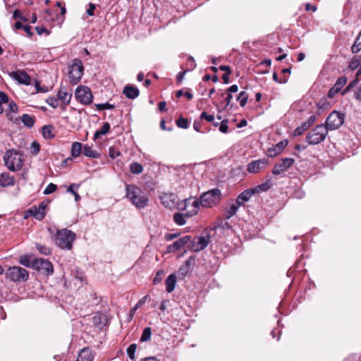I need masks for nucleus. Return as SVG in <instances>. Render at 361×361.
<instances>
[{"label":"nucleus","mask_w":361,"mask_h":361,"mask_svg":"<svg viewBox=\"0 0 361 361\" xmlns=\"http://www.w3.org/2000/svg\"><path fill=\"white\" fill-rule=\"evenodd\" d=\"M126 197L137 208L145 207L148 204V198L140 188L135 185H126Z\"/></svg>","instance_id":"1"},{"label":"nucleus","mask_w":361,"mask_h":361,"mask_svg":"<svg viewBox=\"0 0 361 361\" xmlns=\"http://www.w3.org/2000/svg\"><path fill=\"white\" fill-rule=\"evenodd\" d=\"M4 161L8 170L11 171H17L23 166V154L18 151L8 149L4 155Z\"/></svg>","instance_id":"2"},{"label":"nucleus","mask_w":361,"mask_h":361,"mask_svg":"<svg viewBox=\"0 0 361 361\" xmlns=\"http://www.w3.org/2000/svg\"><path fill=\"white\" fill-rule=\"evenodd\" d=\"M75 236L74 232L66 228L58 231L56 235V243L62 249L71 250Z\"/></svg>","instance_id":"3"},{"label":"nucleus","mask_w":361,"mask_h":361,"mask_svg":"<svg viewBox=\"0 0 361 361\" xmlns=\"http://www.w3.org/2000/svg\"><path fill=\"white\" fill-rule=\"evenodd\" d=\"M221 192L218 188H214L203 192L200 197V202L204 207H212L220 202Z\"/></svg>","instance_id":"4"},{"label":"nucleus","mask_w":361,"mask_h":361,"mask_svg":"<svg viewBox=\"0 0 361 361\" xmlns=\"http://www.w3.org/2000/svg\"><path fill=\"white\" fill-rule=\"evenodd\" d=\"M328 134V129L324 124L317 125L306 136V141L310 145H317L323 142Z\"/></svg>","instance_id":"5"},{"label":"nucleus","mask_w":361,"mask_h":361,"mask_svg":"<svg viewBox=\"0 0 361 361\" xmlns=\"http://www.w3.org/2000/svg\"><path fill=\"white\" fill-rule=\"evenodd\" d=\"M5 276L13 282H25L29 279V273L25 268L13 266L6 269Z\"/></svg>","instance_id":"6"},{"label":"nucleus","mask_w":361,"mask_h":361,"mask_svg":"<svg viewBox=\"0 0 361 361\" xmlns=\"http://www.w3.org/2000/svg\"><path fill=\"white\" fill-rule=\"evenodd\" d=\"M68 75L73 84H77L83 75L84 67L81 60L75 59L73 64L68 67Z\"/></svg>","instance_id":"7"},{"label":"nucleus","mask_w":361,"mask_h":361,"mask_svg":"<svg viewBox=\"0 0 361 361\" xmlns=\"http://www.w3.org/2000/svg\"><path fill=\"white\" fill-rule=\"evenodd\" d=\"M344 119L343 114L334 111L327 117L324 125L325 128L328 129V131L336 130L343 125Z\"/></svg>","instance_id":"8"},{"label":"nucleus","mask_w":361,"mask_h":361,"mask_svg":"<svg viewBox=\"0 0 361 361\" xmlns=\"http://www.w3.org/2000/svg\"><path fill=\"white\" fill-rule=\"evenodd\" d=\"M75 97L80 103L84 105L90 104L93 100L91 90L88 87L83 85H80L76 88Z\"/></svg>","instance_id":"9"},{"label":"nucleus","mask_w":361,"mask_h":361,"mask_svg":"<svg viewBox=\"0 0 361 361\" xmlns=\"http://www.w3.org/2000/svg\"><path fill=\"white\" fill-rule=\"evenodd\" d=\"M33 269L46 276L51 275L54 273V267L52 263L48 259L43 258L34 259Z\"/></svg>","instance_id":"10"},{"label":"nucleus","mask_w":361,"mask_h":361,"mask_svg":"<svg viewBox=\"0 0 361 361\" xmlns=\"http://www.w3.org/2000/svg\"><path fill=\"white\" fill-rule=\"evenodd\" d=\"M200 202L196 197H190L184 201L183 210L185 211V216L191 217L197 214L200 209Z\"/></svg>","instance_id":"11"},{"label":"nucleus","mask_w":361,"mask_h":361,"mask_svg":"<svg viewBox=\"0 0 361 361\" xmlns=\"http://www.w3.org/2000/svg\"><path fill=\"white\" fill-rule=\"evenodd\" d=\"M210 243V235L205 233L197 237L192 242L191 249L194 252H200L204 250Z\"/></svg>","instance_id":"12"},{"label":"nucleus","mask_w":361,"mask_h":361,"mask_svg":"<svg viewBox=\"0 0 361 361\" xmlns=\"http://www.w3.org/2000/svg\"><path fill=\"white\" fill-rule=\"evenodd\" d=\"M269 164V161L266 158L255 160L247 165V171L250 173H257L265 169Z\"/></svg>","instance_id":"13"},{"label":"nucleus","mask_w":361,"mask_h":361,"mask_svg":"<svg viewBox=\"0 0 361 361\" xmlns=\"http://www.w3.org/2000/svg\"><path fill=\"white\" fill-rule=\"evenodd\" d=\"M295 162L293 158H283L281 161L276 164L273 168L272 173L274 175H280L283 171L289 169Z\"/></svg>","instance_id":"14"},{"label":"nucleus","mask_w":361,"mask_h":361,"mask_svg":"<svg viewBox=\"0 0 361 361\" xmlns=\"http://www.w3.org/2000/svg\"><path fill=\"white\" fill-rule=\"evenodd\" d=\"M9 76L18 83L29 85L31 84L30 76L24 71L18 70L8 73Z\"/></svg>","instance_id":"15"},{"label":"nucleus","mask_w":361,"mask_h":361,"mask_svg":"<svg viewBox=\"0 0 361 361\" xmlns=\"http://www.w3.org/2000/svg\"><path fill=\"white\" fill-rule=\"evenodd\" d=\"M47 204L41 202L38 207H32L27 212L37 220H42L47 214Z\"/></svg>","instance_id":"16"},{"label":"nucleus","mask_w":361,"mask_h":361,"mask_svg":"<svg viewBox=\"0 0 361 361\" xmlns=\"http://www.w3.org/2000/svg\"><path fill=\"white\" fill-rule=\"evenodd\" d=\"M191 240L190 235H185L182 238H178L173 244L168 245L167 250L169 252H173L180 250Z\"/></svg>","instance_id":"17"},{"label":"nucleus","mask_w":361,"mask_h":361,"mask_svg":"<svg viewBox=\"0 0 361 361\" xmlns=\"http://www.w3.org/2000/svg\"><path fill=\"white\" fill-rule=\"evenodd\" d=\"M177 196L174 193H164L160 196V200L162 205L166 208L171 209L176 204Z\"/></svg>","instance_id":"18"},{"label":"nucleus","mask_w":361,"mask_h":361,"mask_svg":"<svg viewBox=\"0 0 361 361\" xmlns=\"http://www.w3.org/2000/svg\"><path fill=\"white\" fill-rule=\"evenodd\" d=\"M15 185V178L8 172L0 174V186L3 188L13 186Z\"/></svg>","instance_id":"19"},{"label":"nucleus","mask_w":361,"mask_h":361,"mask_svg":"<svg viewBox=\"0 0 361 361\" xmlns=\"http://www.w3.org/2000/svg\"><path fill=\"white\" fill-rule=\"evenodd\" d=\"M255 193V189L245 190L238 196L236 199L237 203L240 205L243 204V203L247 202Z\"/></svg>","instance_id":"20"},{"label":"nucleus","mask_w":361,"mask_h":361,"mask_svg":"<svg viewBox=\"0 0 361 361\" xmlns=\"http://www.w3.org/2000/svg\"><path fill=\"white\" fill-rule=\"evenodd\" d=\"M94 356L89 348H83L79 353L76 361H93Z\"/></svg>","instance_id":"21"},{"label":"nucleus","mask_w":361,"mask_h":361,"mask_svg":"<svg viewBox=\"0 0 361 361\" xmlns=\"http://www.w3.org/2000/svg\"><path fill=\"white\" fill-rule=\"evenodd\" d=\"M140 93L139 90L133 86L126 85L123 89V94L126 97L134 99L138 97Z\"/></svg>","instance_id":"22"},{"label":"nucleus","mask_w":361,"mask_h":361,"mask_svg":"<svg viewBox=\"0 0 361 361\" xmlns=\"http://www.w3.org/2000/svg\"><path fill=\"white\" fill-rule=\"evenodd\" d=\"M72 97L71 93H69L63 88H61L57 94L58 100H60L64 105L69 104L71 99Z\"/></svg>","instance_id":"23"},{"label":"nucleus","mask_w":361,"mask_h":361,"mask_svg":"<svg viewBox=\"0 0 361 361\" xmlns=\"http://www.w3.org/2000/svg\"><path fill=\"white\" fill-rule=\"evenodd\" d=\"M92 322L96 327L102 329L105 325L106 317L102 314L97 313L92 318Z\"/></svg>","instance_id":"24"},{"label":"nucleus","mask_w":361,"mask_h":361,"mask_svg":"<svg viewBox=\"0 0 361 361\" xmlns=\"http://www.w3.org/2000/svg\"><path fill=\"white\" fill-rule=\"evenodd\" d=\"M82 152L85 156L90 158L97 159L100 156L99 153L97 150L93 149L92 147L88 145L83 146Z\"/></svg>","instance_id":"25"},{"label":"nucleus","mask_w":361,"mask_h":361,"mask_svg":"<svg viewBox=\"0 0 361 361\" xmlns=\"http://www.w3.org/2000/svg\"><path fill=\"white\" fill-rule=\"evenodd\" d=\"M166 289L168 293H171L176 286V276L175 274L169 275L166 280Z\"/></svg>","instance_id":"26"},{"label":"nucleus","mask_w":361,"mask_h":361,"mask_svg":"<svg viewBox=\"0 0 361 361\" xmlns=\"http://www.w3.org/2000/svg\"><path fill=\"white\" fill-rule=\"evenodd\" d=\"M42 133L45 139H51L55 135L54 133V127L51 125H47L42 127Z\"/></svg>","instance_id":"27"},{"label":"nucleus","mask_w":361,"mask_h":361,"mask_svg":"<svg viewBox=\"0 0 361 361\" xmlns=\"http://www.w3.org/2000/svg\"><path fill=\"white\" fill-rule=\"evenodd\" d=\"M83 149L82 143L79 142H75L73 143L71 147V155L73 157L76 158L80 156Z\"/></svg>","instance_id":"28"},{"label":"nucleus","mask_w":361,"mask_h":361,"mask_svg":"<svg viewBox=\"0 0 361 361\" xmlns=\"http://www.w3.org/2000/svg\"><path fill=\"white\" fill-rule=\"evenodd\" d=\"M19 262L26 267L34 268V259H31V256L30 255L20 256Z\"/></svg>","instance_id":"29"},{"label":"nucleus","mask_w":361,"mask_h":361,"mask_svg":"<svg viewBox=\"0 0 361 361\" xmlns=\"http://www.w3.org/2000/svg\"><path fill=\"white\" fill-rule=\"evenodd\" d=\"M240 206V205L238 203H237L236 201H235V203L232 204L229 207L228 210L226 211V213L225 214V218L226 219H229L230 218L236 214V212H238V208H239Z\"/></svg>","instance_id":"30"},{"label":"nucleus","mask_w":361,"mask_h":361,"mask_svg":"<svg viewBox=\"0 0 361 361\" xmlns=\"http://www.w3.org/2000/svg\"><path fill=\"white\" fill-rule=\"evenodd\" d=\"M361 67V55L355 56L349 63V68L352 71H355Z\"/></svg>","instance_id":"31"},{"label":"nucleus","mask_w":361,"mask_h":361,"mask_svg":"<svg viewBox=\"0 0 361 361\" xmlns=\"http://www.w3.org/2000/svg\"><path fill=\"white\" fill-rule=\"evenodd\" d=\"M14 28L16 30H20V29H23L27 34L29 37H32L33 36V32L31 31V27L28 25H23V23L20 21H17L15 24H14Z\"/></svg>","instance_id":"32"},{"label":"nucleus","mask_w":361,"mask_h":361,"mask_svg":"<svg viewBox=\"0 0 361 361\" xmlns=\"http://www.w3.org/2000/svg\"><path fill=\"white\" fill-rule=\"evenodd\" d=\"M109 130L110 124L108 122L104 123L102 128L94 133V139L96 140L99 137V135L106 134Z\"/></svg>","instance_id":"33"},{"label":"nucleus","mask_w":361,"mask_h":361,"mask_svg":"<svg viewBox=\"0 0 361 361\" xmlns=\"http://www.w3.org/2000/svg\"><path fill=\"white\" fill-rule=\"evenodd\" d=\"M21 120H22L23 123L25 126L29 127V128L32 127L35 124L34 118L27 114H23V116L21 117Z\"/></svg>","instance_id":"34"},{"label":"nucleus","mask_w":361,"mask_h":361,"mask_svg":"<svg viewBox=\"0 0 361 361\" xmlns=\"http://www.w3.org/2000/svg\"><path fill=\"white\" fill-rule=\"evenodd\" d=\"M79 187H80V185L72 183L67 188V192H70L74 195L75 200L76 202H78L80 200V196L76 192V190H78L79 188Z\"/></svg>","instance_id":"35"},{"label":"nucleus","mask_w":361,"mask_h":361,"mask_svg":"<svg viewBox=\"0 0 361 361\" xmlns=\"http://www.w3.org/2000/svg\"><path fill=\"white\" fill-rule=\"evenodd\" d=\"M185 214H181V213H175L173 214V221L174 222L177 224V225H179V226H183L184 224H185L186 223V221H185Z\"/></svg>","instance_id":"36"},{"label":"nucleus","mask_w":361,"mask_h":361,"mask_svg":"<svg viewBox=\"0 0 361 361\" xmlns=\"http://www.w3.org/2000/svg\"><path fill=\"white\" fill-rule=\"evenodd\" d=\"M130 172L134 174H140L143 171V167L142 164L137 162H132L130 165Z\"/></svg>","instance_id":"37"},{"label":"nucleus","mask_w":361,"mask_h":361,"mask_svg":"<svg viewBox=\"0 0 361 361\" xmlns=\"http://www.w3.org/2000/svg\"><path fill=\"white\" fill-rule=\"evenodd\" d=\"M247 99L248 94L245 91L240 92L237 97V100L239 102L240 105L242 107H243L247 104Z\"/></svg>","instance_id":"38"},{"label":"nucleus","mask_w":361,"mask_h":361,"mask_svg":"<svg viewBox=\"0 0 361 361\" xmlns=\"http://www.w3.org/2000/svg\"><path fill=\"white\" fill-rule=\"evenodd\" d=\"M310 127L305 122H303L300 126H298L293 131L294 136H300L303 134Z\"/></svg>","instance_id":"39"},{"label":"nucleus","mask_w":361,"mask_h":361,"mask_svg":"<svg viewBox=\"0 0 361 361\" xmlns=\"http://www.w3.org/2000/svg\"><path fill=\"white\" fill-rule=\"evenodd\" d=\"M152 335V330L150 327H146L144 329L142 336L140 337L141 342H145L150 339Z\"/></svg>","instance_id":"40"},{"label":"nucleus","mask_w":361,"mask_h":361,"mask_svg":"<svg viewBox=\"0 0 361 361\" xmlns=\"http://www.w3.org/2000/svg\"><path fill=\"white\" fill-rule=\"evenodd\" d=\"M271 186H272V183L270 182V180H267L266 182L257 185L255 190V192L257 190L265 192V191L269 190L271 188Z\"/></svg>","instance_id":"41"},{"label":"nucleus","mask_w":361,"mask_h":361,"mask_svg":"<svg viewBox=\"0 0 361 361\" xmlns=\"http://www.w3.org/2000/svg\"><path fill=\"white\" fill-rule=\"evenodd\" d=\"M347 82V78L345 76L339 78L334 87L337 89L339 92Z\"/></svg>","instance_id":"42"},{"label":"nucleus","mask_w":361,"mask_h":361,"mask_svg":"<svg viewBox=\"0 0 361 361\" xmlns=\"http://www.w3.org/2000/svg\"><path fill=\"white\" fill-rule=\"evenodd\" d=\"M176 125L178 126V128L187 129L189 127V121L187 118L180 117L176 121Z\"/></svg>","instance_id":"43"},{"label":"nucleus","mask_w":361,"mask_h":361,"mask_svg":"<svg viewBox=\"0 0 361 361\" xmlns=\"http://www.w3.org/2000/svg\"><path fill=\"white\" fill-rule=\"evenodd\" d=\"M36 247L40 253L44 255H49L51 254V249L44 245L37 243Z\"/></svg>","instance_id":"44"},{"label":"nucleus","mask_w":361,"mask_h":361,"mask_svg":"<svg viewBox=\"0 0 361 361\" xmlns=\"http://www.w3.org/2000/svg\"><path fill=\"white\" fill-rule=\"evenodd\" d=\"M8 102V95L4 92H0V114H2L4 112V108L2 106V104H7Z\"/></svg>","instance_id":"45"},{"label":"nucleus","mask_w":361,"mask_h":361,"mask_svg":"<svg viewBox=\"0 0 361 361\" xmlns=\"http://www.w3.org/2000/svg\"><path fill=\"white\" fill-rule=\"evenodd\" d=\"M136 348L137 345L135 343L130 345L127 348V355L131 360L135 359Z\"/></svg>","instance_id":"46"},{"label":"nucleus","mask_w":361,"mask_h":361,"mask_svg":"<svg viewBox=\"0 0 361 361\" xmlns=\"http://www.w3.org/2000/svg\"><path fill=\"white\" fill-rule=\"evenodd\" d=\"M46 102L52 108L56 109L59 106L58 98L54 97H49L46 99Z\"/></svg>","instance_id":"47"},{"label":"nucleus","mask_w":361,"mask_h":361,"mask_svg":"<svg viewBox=\"0 0 361 361\" xmlns=\"http://www.w3.org/2000/svg\"><path fill=\"white\" fill-rule=\"evenodd\" d=\"M95 106L99 111H102V110H105V109H113L115 107L114 104H109L108 102L103 103V104H95Z\"/></svg>","instance_id":"48"},{"label":"nucleus","mask_w":361,"mask_h":361,"mask_svg":"<svg viewBox=\"0 0 361 361\" xmlns=\"http://www.w3.org/2000/svg\"><path fill=\"white\" fill-rule=\"evenodd\" d=\"M280 154V152L277 150V148L275 147V145L269 147L267 151V155L271 158L275 157Z\"/></svg>","instance_id":"49"},{"label":"nucleus","mask_w":361,"mask_h":361,"mask_svg":"<svg viewBox=\"0 0 361 361\" xmlns=\"http://www.w3.org/2000/svg\"><path fill=\"white\" fill-rule=\"evenodd\" d=\"M57 189L56 185L54 183H49L44 190V195H49L55 192Z\"/></svg>","instance_id":"50"},{"label":"nucleus","mask_w":361,"mask_h":361,"mask_svg":"<svg viewBox=\"0 0 361 361\" xmlns=\"http://www.w3.org/2000/svg\"><path fill=\"white\" fill-rule=\"evenodd\" d=\"M13 18L16 19V18H19L20 20L24 21V22H27L28 20L26 17H25L23 13H21L20 11L19 10H15L13 13Z\"/></svg>","instance_id":"51"},{"label":"nucleus","mask_w":361,"mask_h":361,"mask_svg":"<svg viewBox=\"0 0 361 361\" xmlns=\"http://www.w3.org/2000/svg\"><path fill=\"white\" fill-rule=\"evenodd\" d=\"M190 266V262L189 260H188L185 263V265L181 267L179 269V270H178L179 274L181 275H183V276L185 275L188 272Z\"/></svg>","instance_id":"52"},{"label":"nucleus","mask_w":361,"mask_h":361,"mask_svg":"<svg viewBox=\"0 0 361 361\" xmlns=\"http://www.w3.org/2000/svg\"><path fill=\"white\" fill-rule=\"evenodd\" d=\"M288 145V141L286 140H282L279 142H278L275 147L277 148V150L280 152V153L282 152V151L286 148V147Z\"/></svg>","instance_id":"53"},{"label":"nucleus","mask_w":361,"mask_h":361,"mask_svg":"<svg viewBox=\"0 0 361 361\" xmlns=\"http://www.w3.org/2000/svg\"><path fill=\"white\" fill-rule=\"evenodd\" d=\"M35 30L37 31L39 35H42V34H45L46 35H49L50 32L43 26H37L35 27Z\"/></svg>","instance_id":"54"},{"label":"nucleus","mask_w":361,"mask_h":361,"mask_svg":"<svg viewBox=\"0 0 361 361\" xmlns=\"http://www.w3.org/2000/svg\"><path fill=\"white\" fill-rule=\"evenodd\" d=\"M228 121L224 120L221 121L220 126H219V130L223 133H226L228 130V126L227 125Z\"/></svg>","instance_id":"55"},{"label":"nucleus","mask_w":361,"mask_h":361,"mask_svg":"<svg viewBox=\"0 0 361 361\" xmlns=\"http://www.w3.org/2000/svg\"><path fill=\"white\" fill-rule=\"evenodd\" d=\"M200 119H205L208 122H212L214 119V116L212 114L209 115L207 112L203 111L200 115Z\"/></svg>","instance_id":"56"},{"label":"nucleus","mask_w":361,"mask_h":361,"mask_svg":"<svg viewBox=\"0 0 361 361\" xmlns=\"http://www.w3.org/2000/svg\"><path fill=\"white\" fill-rule=\"evenodd\" d=\"M164 274V271L161 270H159L157 272L155 276L153 279V283L154 284H157L159 283L161 281V276Z\"/></svg>","instance_id":"57"},{"label":"nucleus","mask_w":361,"mask_h":361,"mask_svg":"<svg viewBox=\"0 0 361 361\" xmlns=\"http://www.w3.org/2000/svg\"><path fill=\"white\" fill-rule=\"evenodd\" d=\"M109 155L111 158L115 159L120 155V152L113 147H110L109 149Z\"/></svg>","instance_id":"58"},{"label":"nucleus","mask_w":361,"mask_h":361,"mask_svg":"<svg viewBox=\"0 0 361 361\" xmlns=\"http://www.w3.org/2000/svg\"><path fill=\"white\" fill-rule=\"evenodd\" d=\"M202 121H195L194 123H193V128L197 131V132H200V133H202V131H201V128H202Z\"/></svg>","instance_id":"59"},{"label":"nucleus","mask_w":361,"mask_h":361,"mask_svg":"<svg viewBox=\"0 0 361 361\" xmlns=\"http://www.w3.org/2000/svg\"><path fill=\"white\" fill-rule=\"evenodd\" d=\"M360 80V78H355L348 86L347 87L345 88L344 92H346L348 91H349L352 87H353L355 85L357 84V82H359Z\"/></svg>","instance_id":"60"},{"label":"nucleus","mask_w":361,"mask_h":361,"mask_svg":"<svg viewBox=\"0 0 361 361\" xmlns=\"http://www.w3.org/2000/svg\"><path fill=\"white\" fill-rule=\"evenodd\" d=\"M179 235V233H166L165 235V240L167 241L172 240L175 238H176Z\"/></svg>","instance_id":"61"},{"label":"nucleus","mask_w":361,"mask_h":361,"mask_svg":"<svg viewBox=\"0 0 361 361\" xmlns=\"http://www.w3.org/2000/svg\"><path fill=\"white\" fill-rule=\"evenodd\" d=\"M31 147H32V149L33 150V153L35 154H37L39 152L40 146L38 142H32Z\"/></svg>","instance_id":"62"},{"label":"nucleus","mask_w":361,"mask_h":361,"mask_svg":"<svg viewBox=\"0 0 361 361\" xmlns=\"http://www.w3.org/2000/svg\"><path fill=\"white\" fill-rule=\"evenodd\" d=\"M94 9H95V5L92 3H90L89 8L87 10V13L90 16H94Z\"/></svg>","instance_id":"63"},{"label":"nucleus","mask_w":361,"mask_h":361,"mask_svg":"<svg viewBox=\"0 0 361 361\" xmlns=\"http://www.w3.org/2000/svg\"><path fill=\"white\" fill-rule=\"evenodd\" d=\"M354 97L357 100L361 102V85L355 92Z\"/></svg>","instance_id":"64"}]
</instances>
